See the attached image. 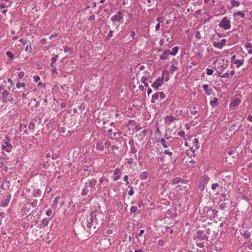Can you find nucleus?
Returning <instances> with one entry per match:
<instances>
[{
	"label": "nucleus",
	"instance_id": "a211bd4d",
	"mask_svg": "<svg viewBox=\"0 0 252 252\" xmlns=\"http://www.w3.org/2000/svg\"><path fill=\"white\" fill-rule=\"evenodd\" d=\"M150 77V76L149 75L147 77H146V76H143L141 77V82L144 84V86L146 87H149V84L147 82V80H148Z\"/></svg>",
	"mask_w": 252,
	"mask_h": 252
},
{
	"label": "nucleus",
	"instance_id": "ea45409f",
	"mask_svg": "<svg viewBox=\"0 0 252 252\" xmlns=\"http://www.w3.org/2000/svg\"><path fill=\"white\" fill-rule=\"evenodd\" d=\"M177 135L185 139V133L183 130L177 132Z\"/></svg>",
	"mask_w": 252,
	"mask_h": 252
},
{
	"label": "nucleus",
	"instance_id": "de8ad7c7",
	"mask_svg": "<svg viewBox=\"0 0 252 252\" xmlns=\"http://www.w3.org/2000/svg\"><path fill=\"white\" fill-rule=\"evenodd\" d=\"M111 145V142L109 140H107L104 143V146L106 148H109Z\"/></svg>",
	"mask_w": 252,
	"mask_h": 252
},
{
	"label": "nucleus",
	"instance_id": "6e6d98bb",
	"mask_svg": "<svg viewBox=\"0 0 252 252\" xmlns=\"http://www.w3.org/2000/svg\"><path fill=\"white\" fill-rule=\"evenodd\" d=\"M113 32L114 31L113 30H110L108 34L107 35V39H109L111 37H112L113 36Z\"/></svg>",
	"mask_w": 252,
	"mask_h": 252
},
{
	"label": "nucleus",
	"instance_id": "4c0bfd02",
	"mask_svg": "<svg viewBox=\"0 0 252 252\" xmlns=\"http://www.w3.org/2000/svg\"><path fill=\"white\" fill-rule=\"evenodd\" d=\"M162 153L164 154V155H167L170 157H171L173 155L172 152L168 150H165L164 151L162 152Z\"/></svg>",
	"mask_w": 252,
	"mask_h": 252
},
{
	"label": "nucleus",
	"instance_id": "5fc2aeb1",
	"mask_svg": "<svg viewBox=\"0 0 252 252\" xmlns=\"http://www.w3.org/2000/svg\"><path fill=\"white\" fill-rule=\"evenodd\" d=\"M158 94L159 95V97H160L161 99H163L165 97V95L163 92H158Z\"/></svg>",
	"mask_w": 252,
	"mask_h": 252
},
{
	"label": "nucleus",
	"instance_id": "6ab92c4d",
	"mask_svg": "<svg viewBox=\"0 0 252 252\" xmlns=\"http://www.w3.org/2000/svg\"><path fill=\"white\" fill-rule=\"evenodd\" d=\"M148 176H149L148 173L146 171H144V172L140 173L139 177L141 180H145L147 179Z\"/></svg>",
	"mask_w": 252,
	"mask_h": 252
},
{
	"label": "nucleus",
	"instance_id": "b1692460",
	"mask_svg": "<svg viewBox=\"0 0 252 252\" xmlns=\"http://www.w3.org/2000/svg\"><path fill=\"white\" fill-rule=\"evenodd\" d=\"M41 194V191L40 189H36L35 190L34 192L33 193L32 195L34 197H37L40 196Z\"/></svg>",
	"mask_w": 252,
	"mask_h": 252
},
{
	"label": "nucleus",
	"instance_id": "37998d69",
	"mask_svg": "<svg viewBox=\"0 0 252 252\" xmlns=\"http://www.w3.org/2000/svg\"><path fill=\"white\" fill-rule=\"evenodd\" d=\"M25 50L26 51L32 52V47L31 46L30 43L27 44V46H26Z\"/></svg>",
	"mask_w": 252,
	"mask_h": 252
},
{
	"label": "nucleus",
	"instance_id": "e433bc0d",
	"mask_svg": "<svg viewBox=\"0 0 252 252\" xmlns=\"http://www.w3.org/2000/svg\"><path fill=\"white\" fill-rule=\"evenodd\" d=\"M108 179L105 177H102L99 179V183L103 184V182L108 183Z\"/></svg>",
	"mask_w": 252,
	"mask_h": 252
},
{
	"label": "nucleus",
	"instance_id": "a878e982",
	"mask_svg": "<svg viewBox=\"0 0 252 252\" xmlns=\"http://www.w3.org/2000/svg\"><path fill=\"white\" fill-rule=\"evenodd\" d=\"M96 149L100 151H103L104 150V146L101 143H97L96 145Z\"/></svg>",
	"mask_w": 252,
	"mask_h": 252
},
{
	"label": "nucleus",
	"instance_id": "58836bf2",
	"mask_svg": "<svg viewBox=\"0 0 252 252\" xmlns=\"http://www.w3.org/2000/svg\"><path fill=\"white\" fill-rule=\"evenodd\" d=\"M137 210V207H136L135 206H132L130 207V213L131 214L135 213Z\"/></svg>",
	"mask_w": 252,
	"mask_h": 252
},
{
	"label": "nucleus",
	"instance_id": "e2e57ef3",
	"mask_svg": "<svg viewBox=\"0 0 252 252\" xmlns=\"http://www.w3.org/2000/svg\"><path fill=\"white\" fill-rule=\"evenodd\" d=\"M229 76V73L227 72H225V73L223 74L222 75H220V77L221 78H225L228 77Z\"/></svg>",
	"mask_w": 252,
	"mask_h": 252
},
{
	"label": "nucleus",
	"instance_id": "a18cd8bd",
	"mask_svg": "<svg viewBox=\"0 0 252 252\" xmlns=\"http://www.w3.org/2000/svg\"><path fill=\"white\" fill-rule=\"evenodd\" d=\"M128 144H129L130 147H132V146H135V145H137V144H135V142H134V141L133 139H130L128 142Z\"/></svg>",
	"mask_w": 252,
	"mask_h": 252
},
{
	"label": "nucleus",
	"instance_id": "f8f14e48",
	"mask_svg": "<svg viewBox=\"0 0 252 252\" xmlns=\"http://www.w3.org/2000/svg\"><path fill=\"white\" fill-rule=\"evenodd\" d=\"M176 119L172 115H168L164 119L165 124L169 126L171 123L176 120Z\"/></svg>",
	"mask_w": 252,
	"mask_h": 252
},
{
	"label": "nucleus",
	"instance_id": "4d7b16f0",
	"mask_svg": "<svg viewBox=\"0 0 252 252\" xmlns=\"http://www.w3.org/2000/svg\"><path fill=\"white\" fill-rule=\"evenodd\" d=\"M52 68V73H53V75L58 74L57 70L56 69V67H55V65H54V67H51Z\"/></svg>",
	"mask_w": 252,
	"mask_h": 252
},
{
	"label": "nucleus",
	"instance_id": "4468645a",
	"mask_svg": "<svg viewBox=\"0 0 252 252\" xmlns=\"http://www.w3.org/2000/svg\"><path fill=\"white\" fill-rule=\"evenodd\" d=\"M170 55V50L166 49L160 55L159 58L161 60H165L167 59V56Z\"/></svg>",
	"mask_w": 252,
	"mask_h": 252
},
{
	"label": "nucleus",
	"instance_id": "7ed1b4c3",
	"mask_svg": "<svg viewBox=\"0 0 252 252\" xmlns=\"http://www.w3.org/2000/svg\"><path fill=\"white\" fill-rule=\"evenodd\" d=\"M210 178L208 175H204L202 176L199 180L198 188L201 190H203L205 188L206 185L209 182Z\"/></svg>",
	"mask_w": 252,
	"mask_h": 252
},
{
	"label": "nucleus",
	"instance_id": "49530a36",
	"mask_svg": "<svg viewBox=\"0 0 252 252\" xmlns=\"http://www.w3.org/2000/svg\"><path fill=\"white\" fill-rule=\"evenodd\" d=\"M130 189L128 192V194L129 196H132L133 195L134 191L133 190V188L132 187H130Z\"/></svg>",
	"mask_w": 252,
	"mask_h": 252
},
{
	"label": "nucleus",
	"instance_id": "f03ea898",
	"mask_svg": "<svg viewBox=\"0 0 252 252\" xmlns=\"http://www.w3.org/2000/svg\"><path fill=\"white\" fill-rule=\"evenodd\" d=\"M0 98L4 103L12 102L13 100L12 94L5 90L2 92Z\"/></svg>",
	"mask_w": 252,
	"mask_h": 252
},
{
	"label": "nucleus",
	"instance_id": "0eeeda50",
	"mask_svg": "<svg viewBox=\"0 0 252 252\" xmlns=\"http://www.w3.org/2000/svg\"><path fill=\"white\" fill-rule=\"evenodd\" d=\"M231 62L233 64H236L237 68H239L241 65L243 64L244 60L243 59H239L238 58H237L236 55H234L231 58Z\"/></svg>",
	"mask_w": 252,
	"mask_h": 252
},
{
	"label": "nucleus",
	"instance_id": "20e7f679",
	"mask_svg": "<svg viewBox=\"0 0 252 252\" xmlns=\"http://www.w3.org/2000/svg\"><path fill=\"white\" fill-rule=\"evenodd\" d=\"M219 26L224 30H227L231 28V22L227 17H224L219 24Z\"/></svg>",
	"mask_w": 252,
	"mask_h": 252
},
{
	"label": "nucleus",
	"instance_id": "79ce46f5",
	"mask_svg": "<svg viewBox=\"0 0 252 252\" xmlns=\"http://www.w3.org/2000/svg\"><path fill=\"white\" fill-rule=\"evenodd\" d=\"M38 203V201L36 199H34L32 202H31L30 204L33 207H35L37 206Z\"/></svg>",
	"mask_w": 252,
	"mask_h": 252
},
{
	"label": "nucleus",
	"instance_id": "473e14b6",
	"mask_svg": "<svg viewBox=\"0 0 252 252\" xmlns=\"http://www.w3.org/2000/svg\"><path fill=\"white\" fill-rule=\"evenodd\" d=\"M178 69L177 67L172 65L170 66L169 70H168L169 73H173L174 71Z\"/></svg>",
	"mask_w": 252,
	"mask_h": 252
},
{
	"label": "nucleus",
	"instance_id": "6e6552de",
	"mask_svg": "<svg viewBox=\"0 0 252 252\" xmlns=\"http://www.w3.org/2000/svg\"><path fill=\"white\" fill-rule=\"evenodd\" d=\"M163 77H158L155 82L152 84V87L155 90H158L159 87H161L163 84Z\"/></svg>",
	"mask_w": 252,
	"mask_h": 252
},
{
	"label": "nucleus",
	"instance_id": "bf43d9fd",
	"mask_svg": "<svg viewBox=\"0 0 252 252\" xmlns=\"http://www.w3.org/2000/svg\"><path fill=\"white\" fill-rule=\"evenodd\" d=\"M195 109L196 107H193V109L190 110V113L193 115H196L197 113V111Z\"/></svg>",
	"mask_w": 252,
	"mask_h": 252
},
{
	"label": "nucleus",
	"instance_id": "bb28decb",
	"mask_svg": "<svg viewBox=\"0 0 252 252\" xmlns=\"http://www.w3.org/2000/svg\"><path fill=\"white\" fill-rule=\"evenodd\" d=\"M5 54L8 57H9V59L8 60V61L11 62L13 60V59H14V55H13V54H12V53L11 52H10V51H7L5 53Z\"/></svg>",
	"mask_w": 252,
	"mask_h": 252
},
{
	"label": "nucleus",
	"instance_id": "393cba45",
	"mask_svg": "<svg viewBox=\"0 0 252 252\" xmlns=\"http://www.w3.org/2000/svg\"><path fill=\"white\" fill-rule=\"evenodd\" d=\"M213 45L214 47L219 49H221L223 48V46L220 43V42L214 41L213 42Z\"/></svg>",
	"mask_w": 252,
	"mask_h": 252
},
{
	"label": "nucleus",
	"instance_id": "09e8293b",
	"mask_svg": "<svg viewBox=\"0 0 252 252\" xmlns=\"http://www.w3.org/2000/svg\"><path fill=\"white\" fill-rule=\"evenodd\" d=\"M206 71L207 74L208 75H212L214 72L213 70H212V69L209 68H206Z\"/></svg>",
	"mask_w": 252,
	"mask_h": 252
},
{
	"label": "nucleus",
	"instance_id": "c03bdc74",
	"mask_svg": "<svg viewBox=\"0 0 252 252\" xmlns=\"http://www.w3.org/2000/svg\"><path fill=\"white\" fill-rule=\"evenodd\" d=\"M21 87H23V88H24L26 87V84L25 83H21L20 82H19L16 85V87L17 88H20Z\"/></svg>",
	"mask_w": 252,
	"mask_h": 252
},
{
	"label": "nucleus",
	"instance_id": "69168bd1",
	"mask_svg": "<svg viewBox=\"0 0 252 252\" xmlns=\"http://www.w3.org/2000/svg\"><path fill=\"white\" fill-rule=\"evenodd\" d=\"M24 75L25 73L23 71H21L18 74V78L21 79L24 77Z\"/></svg>",
	"mask_w": 252,
	"mask_h": 252
},
{
	"label": "nucleus",
	"instance_id": "680f3d73",
	"mask_svg": "<svg viewBox=\"0 0 252 252\" xmlns=\"http://www.w3.org/2000/svg\"><path fill=\"white\" fill-rule=\"evenodd\" d=\"M88 189H85L82 190L81 194L83 196L86 195L88 193Z\"/></svg>",
	"mask_w": 252,
	"mask_h": 252
},
{
	"label": "nucleus",
	"instance_id": "72a5a7b5",
	"mask_svg": "<svg viewBox=\"0 0 252 252\" xmlns=\"http://www.w3.org/2000/svg\"><path fill=\"white\" fill-rule=\"evenodd\" d=\"M231 3L233 7H238L240 5V3L239 2V1H236L235 0H231Z\"/></svg>",
	"mask_w": 252,
	"mask_h": 252
},
{
	"label": "nucleus",
	"instance_id": "5701e85b",
	"mask_svg": "<svg viewBox=\"0 0 252 252\" xmlns=\"http://www.w3.org/2000/svg\"><path fill=\"white\" fill-rule=\"evenodd\" d=\"M178 50L179 48L178 46H175L173 47L172 49V51H170V55L172 56H175L177 54Z\"/></svg>",
	"mask_w": 252,
	"mask_h": 252
},
{
	"label": "nucleus",
	"instance_id": "052dcab7",
	"mask_svg": "<svg viewBox=\"0 0 252 252\" xmlns=\"http://www.w3.org/2000/svg\"><path fill=\"white\" fill-rule=\"evenodd\" d=\"M48 161L46 162V163H45L44 162H43V163L40 164V165L44 168H48L49 167V164H47V163Z\"/></svg>",
	"mask_w": 252,
	"mask_h": 252
},
{
	"label": "nucleus",
	"instance_id": "dca6fc26",
	"mask_svg": "<svg viewBox=\"0 0 252 252\" xmlns=\"http://www.w3.org/2000/svg\"><path fill=\"white\" fill-rule=\"evenodd\" d=\"M240 233L241 235L245 239H248L251 236L250 232L246 229L241 230Z\"/></svg>",
	"mask_w": 252,
	"mask_h": 252
},
{
	"label": "nucleus",
	"instance_id": "412c9836",
	"mask_svg": "<svg viewBox=\"0 0 252 252\" xmlns=\"http://www.w3.org/2000/svg\"><path fill=\"white\" fill-rule=\"evenodd\" d=\"M159 98V95L158 94V92L155 93L152 95V99L151 100V102L152 103H155L156 101Z\"/></svg>",
	"mask_w": 252,
	"mask_h": 252
},
{
	"label": "nucleus",
	"instance_id": "c85d7f7f",
	"mask_svg": "<svg viewBox=\"0 0 252 252\" xmlns=\"http://www.w3.org/2000/svg\"><path fill=\"white\" fill-rule=\"evenodd\" d=\"M60 197L59 196H56V197L55 198V199H54V201H53V204H52V207H53V208L56 209V206H57V203H58V200H59V199H60Z\"/></svg>",
	"mask_w": 252,
	"mask_h": 252
},
{
	"label": "nucleus",
	"instance_id": "c756f323",
	"mask_svg": "<svg viewBox=\"0 0 252 252\" xmlns=\"http://www.w3.org/2000/svg\"><path fill=\"white\" fill-rule=\"evenodd\" d=\"M96 183V180L93 179L89 182V187L91 188H93Z\"/></svg>",
	"mask_w": 252,
	"mask_h": 252
},
{
	"label": "nucleus",
	"instance_id": "9d476101",
	"mask_svg": "<svg viewBox=\"0 0 252 252\" xmlns=\"http://www.w3.org/2000/svg\"><path fill=\"white\" fill-rule=\"evenodd\" d=\"M121 172L119 168H116L114 171L113 175L112 176L111 178L114 181H118L120 178Z\"/></svg>",
	"mask_w": 252,
	"mask_h": 252
},
{
	"label": "nucleus",
	"instance_id": "3c124183",
	"mask_svg": "<svg viewBox=\"0 0 252 252\" xmlns=\"http://www.w3.org/2000/svg\"><path fill=\"white\" fill-rule=\"evenodd\" d=\"M5 213L3 212H0V226L2 224V219L4 218Z\"/></svg>",
	"mask_w": 252,
	"mask_h": 252
},
{
	"label": "nucleus",
	"instance_id": "1a4fd4ad",
	"mask_svg": "<svg viewBox=\"0 0 252 252\" xmlns=\"http://www.w3.org/2000/svg\"><path fill=\"white\" fill-rule=\"evenodd\" d=\"M189 181L187 180H184L180 177H176L173 179L171 181V184L172 185H176L179 183H182L183 184H187Z\"/></svg>",
	"mask_w": 252,
	"mask_h": 252
},
{
	"label": "nucleus",
	"instance_id": "2f4dec72",
	"mask_svg": "<svg viewBox=\"0 0 252 252\" xmlns=\"http://www.w3.org/2000/svg\"><path fill=\"white\" fill-rule=\"evenodd\" d=\"M51 220V219H49V218H45V219H43V220L42 221V224L44 226L48 225L49 224V220Z\"/></svg>",
	"mask_w": 252,
	"mask_h": 252
},
{
	"label": "nucleus",
	"instance_id": "13d9d810",
	"mask_svg": "<svg viewBox=\"0 0 252 252\" xmlns=\"http://www.w3.org/2000/svg\"><path fill=\"white\" fill-rule=\"evenodd\" d=\"M6 149H8V147H6L5 145H2L1 146V149L3 151H5L7 153H9L11 152L10 150H6Z\"/></svg>",
	"mask_w": 252,
	"mask_h": 252
},
{
	"label": "nucleus",
	"instance_id": "9b49d317",
	"mask_svg": "<svg viewBox=\"0 0 252 252\" xmlns=\"http://www.w3.org/2000/svg\"><path fill=\"white\" fill-rule=\"evenodd\" d=\"M196 237L200 240L208 241V237L200 230L197 231Z\"/></svg>",
	"mask_w": 252,
	"mask_h": 252
},
{
	"label": "nucleus",
	"instance_id": "39448f33",
	"mask_svg": "<svg viewBox=\"0 0 252 252\" xmlns=\"http://www.w3.org/2000/svg\"><path fill=\"white\" fill-rule=\"evenodd\" d=\"M123 11H119L115 15L111 17V21L113 24H115L117 22L120 23L123 22V16H122Z\"/></svg>",
	"mask_w": 252,
	"mask_h": 252
},
{
	"label": "nucleus",
	"instance_id": "423d86ee",
	"mask_svg": "<svg viewBox=\"0 0 252 252\" xmlns=\"http://www.w3.org/2000/svg\"><path fill=\"white\" fill-rule=\"evenodd\" d=\"M241 98L240 96L235 97L231 101L229 107L230 110H234L241 103Z\"/></svg>",
	"mask_w": 252,
	"mask_h": 252
},
{
	"label": "nucleus",
	"instance_id": "f3484780",
	"mask_svg": "<svg viewBox=\"0 0 252 252\" xmlns=\"http://www.w3.org/2000/svg\"><path fill=\"white\" fill-rule=\"evenodd\" d=\"M160 143L164 148H167L170 146V142H167L165 139L163 138L160 140Z\"/></svg>",
	"mask_w": 252,
	"mask_h": 252
},
{
	"label": "nucleus",
	"instance_id": "7c9ffc66",
	"mask_svg": "<svg viewBox=\"0 0 252 252\" xmlns=\"http://www.w3.org/2000/svg\"><path fill=\"white\" fill-rule=\"evenodd\" d=\"M218 100V99L217 97H214L213 99V100H210V105L212 106H214L215 105H216L217 104Z\"/></svg>",
	"mask_w": 252,
	"mask_h": 252
},
{
	"label": "nucleus",
	"instance_id": "603ef678",
	"mask_svg": "<svg viewBox=\"0 0 252 252\" xmlns=\"http://www.w3.org/2000/svg\"><path fill=\"white\" fill-rule=\"evenodd\" d=\"M19 41L21 43H23L24 45L28 44L30 43L27 39L24 38H21Z\"/></svg>",
	"mask_w": 252,
	"mask_h": 252
},
{
	"label": "nucleus",
	"instance_id": "864d4df0",
	"mask_svg": "<svg viewBox=\"0 0 252 252\" xmlns=\"http://www.w3.org/2000/svg\"><path fill=\"white\" fill-rule=\"evenodd\" d=\"M218 187H219V184L218 183L213 184L211 186V189L213 190H215Z\"/></svg>",
	"mask_w": 252,
	"mask_h": 252
},
{
	"label": "nucleus",
	"instance_id": "ddd939ff",
	"mask_svg": "<svg viewBox=\"0 0 252 252\" xmlns=\"http://www.w3.org/2000/svg\"><path fill=\"white\" fill-rule=\"evenodd\" d=\"M136 146H134L132 147H131L130 148V151L129 152V154L130 156H131V154L134 155V157L136 159H138L139 158H138L137 156L136 155V153H137V149L136 148Z\"/></svg>",
	"mask_w": 252,
	"mask_h": 252
},
{
	"label": "nucleus",
	"instance_id": "cd10ccee",
	"mask_svg": "<svg viewBox=\"0 0 252 252\" xmlns=\"http://www.w3.org/2000/svg\"><path fill=\"white\" fill-rule=\"evenodd\" d=\"M240 16L242 18H245V14L243 13L242 12L240 11H237L236 13H234L233 14V16L234 17H236V16Z\"/></svg>",
	"mask_w": 252,
	"mask_h": 252
},
{
	"label": "nucleus",
	"instance_id": "4be33fe9",
	"mask_svg": "<svg viewBox=\"0 0 252 252\" xmlns=\"http://www.w3.org/2000/svg\"><path fill=\"white\" fill-rule=\"evenodd\" d=\"M58 58H59L58 55H56L51 58V63H50V66L51 67H54V65H55L54 63H56V62L58 59Z\"/></svg>",
	"mask_w": 252,
	"mask_h": 252
},
{
	"label": "nucleus",
	"instance_id": "aec40b11",
	"mask_svg": "<svg viewBox=\"0 0 252 252\" xmlns=\"http://www.w3.org/2000/svg\"><path fill=\"white\" fill-rule=\"evenodd\" d=\"M10 198H11V195L9 194L7 196V198L5 199H4L3 202L1 203L0 205L1 206H2V207H6V206H7L8 205L9 201H10Z\"/></svg>",
	"mask_w": 252,
	"mask_h": 252
},
{
	"label": "nucleus",
	"instance_id": "0e129e2a",
	"mask_svg": "<svg viewBox=\"0 0 252 252\" xmlns=\"http://www.w3.org/2000/svg\"><path fill=\"white\" fill-rule=\"evenodd\" d=\"M176 188H179V189L180 190H183L184 189H185L187 188V186H181L178 185Z\"/></svg>",
	"mask_w": 252,
	"mask_h": 252
},
{
	"label": "nucleus",
	"instance_id": "2eb2a0df",
	"mask_svg": "<svg viewBox=\"0 0 252 252\" xmlns=\"http://www.w3.org/2000/svg\"><path fill=\"white\" fill-rule=\"evenodd\" d=\"M202 87L205 91V94L207 95H210L212 94L213 90L211 88H209L208 85L205 84L202 86Z\"/></svg>",
	"mask_w": 252,
	"mask_h": 252
},
{
	"label": "nucleus",
	"instance_id": "a19ab883",
	"mask_svg": "<svg viewBox=\"0 0 252 252\" xmlns=\"http://www.w3.org/2000/svg\"><path fill=\"white\" fill-rule=\"evenodd\" d=\"M126 160L129 164H132L134 162V159L132 158H126Z\"/></svg>",
	"mask_w": 252,
	"mask_h": 252
},
{
	"label": "nucleus",
	"instance_id": "c9c22d12",
	"mask_svg": "<svg viewBox=\"0 0 252 252\" xmlns=\"http://www.w3.org/2000/svg\"><path fill=\"white\" fill-rule=\"evenodd\" d=\"M35 127L34 122L33 121H31L30 122L29 124V128L30 130H33Z\"/></svg>",
	"mask_w": 252,
	"mask_h": 252
},
{
	"label": "nucleus",
	"instance_id": "338daca9",
	"mask_svg": "<svg viewBox=\"0 0 252 252\" xmlns=\"http://www.w3.org/2000/svg\"><path fill=\"white\" fill-rule=\"evenodd\" d=\"M164 244V242L161 239H159L158 240V245L159 246H162Z\"/></svg>",
	"mask_w": 252,
	"mask_h": 252
},
{
	"label": "nucleus",
	"instance_id": "774afa93",
	"mask_svg": "<svg viewBox=\"0 0 252 252\" xmlns=\"http://www.w3.org/2000/svg\"><path fill=\"white\" fill-rule=\"evenodd\" d=\"M196 245L199 248H203L204 247V244L203 242H198L196 243Z\"/></svg>",
	"mask_w": 252,
	"mask_h": 252
},
{
	"label": "nucleus",
	"instance_id": "f704fd0d",
	"mask_svg": "<svg viewBox=\"0 0 252 252\" xmlns=\"http://www.w3.org/2000/svg\"><path fill=\"white\" fill-rule=\"evenodd\" d=\"M3 145H5L6 147H8V149H6V150H10L11 151L12 146L10 143L8 142H4Z\"/></svg>",
	"mask_w": 252,
	"mask_h": 252
},
{
	"label": "nucleus",
	"instance_id": "8fccbe9b",
	"mask_svg": "<svg viewBox=\"0 0 252 252\" xmlns=\"http://www.w3.org/2000/svg\"><path fill=\"white\" fill-rule=\"evenodd\" d=\"M226 203L223 202L220 204L219 205V208L220 210H223L226 206Z\"/></svg>",
	"mask_w": 252,
	"mask_h": 252
},
{
	"label": "nucleus",
	"instance_id": "f257e3e1",
	"mask_svg": "<svg viewBox=\"0 0 252 252\" xmlns=\"http://www.w3.org/2000/svg\"><path fill=\"white\" fill-rule=\"evenodd\" d=\"M90 217L89 219H86V220L83 221L81 222V225L84 228L85 227V225H87L88 228H91V227H93L94 229H95L97 227L96 225L97 224V219L93 218V213L90 214Z\"/></svg>",
	"mask_w": 252,
	"mask_h": 252
}]
</instances>
